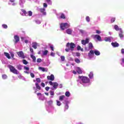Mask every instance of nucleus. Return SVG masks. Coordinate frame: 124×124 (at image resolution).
<instances>
[{
  "mask_svg": "<svg viewBox=\"0 0 124 124\" xmlns=\"http://www.w3.org/2000/svg\"><path fill=\"white\" fill-rule=\"evenodd\" d=\"M35 23L37 24V25H40L41 24V21L39 20V19H36L34 20Z\"/></svg>",
  "mask_w": 124,
  "mask_h": 124,
  "instance_id": "obj_32",
  "label": "nucleus"
},
{
  "mask_svg": "<svg viewBox=\"0 0 124 124\" xmlns=\"http://www.w3.org/2000/svg\"><path fill=\"white\" fill-rule=\"evenodd\" d=\"M93 48V44L92 43H89V48L85 47V51H89L90 50H92Z\"/></svg>",
  "mask_w": 124,
  "mask_h": 124,
  "instance_id": "obj_14",
  "label": "nucleus"
},
{
  "mask_svg": "<svg viewBox=\"0 0 124 124\" xmlns=\"http://www.w3.org/2000/svg\"><path fill=\"white\" fill-rule=\"evenodd\" d=\"M56 105L57 106H61V105H62V103H61L60 101L56 100Z\"/></svg>",
  "mask_w": 124,
  "mask_h": 124,
  "instance_id": "obj_40",
  "label": "nucleus"
},
{
  "mask_svg": "<svg viewBox=\"0 0 124 124\" xmlns=\"http://www.w3.org/2000/svg\"><path fill=\"white\" fill-rule=\"evenodd\" d=\"M96 33L99 34L100 33H101V31H100L96 30Z\"/></svg>",
  "mask_w": 124,
  "mask_h": 124,
  "instance_id": "obj_63",
  "label": "nucleus"
},
{
  "mask_svg": "<svg viewBox=\"0 0 124 124\" xmlns=\"http://www.w3.org/2000/svg\"><path fill=\"white\" fill-rule=\"evenodd\" d=\"M30 52L31 53V55H34L33 49H32L31 47H30Z\"/></svg>",
  "mask_w": 124,
  "mask_h": 124,
  "instance_id": "obj_57",
  "label": "nucleus"
},
{
  "mask_svg": "<svg viewBox=\"0 0 124 124\" xmlns=\"http://www.w3.org/2000/svg\"><path fill=\"white\" fill-rule=\"evenodd\" d=\"M47 80H50V81H54V80H55V76H54V75L48 76L47 77Z\"/></svg>",
  "mask_w": 124,
  "mask_h": 124,
  "instance_id": "obj_17",
  "label": "nucleus"
},
{
  "mask_svg": "<svg viewBox=\"0 0 124 124\" xmlns=\"http://www.w3.org/2000/svg\"><path fill=\"white\" fill-rule=\"evenodd\" d=\"M76 71L78 72V74H82V73H83V69H82V68L77 67Z\"/></svg>",
  "mask_w": 124,
  "mask_h": 124,
  "instance_id": "obj_16",
  "label": "nucleus"
},
{
  "mask_svg": "<svg viewBox=\"0 0 124 124\" xmlns=\"http://www.w3.org/2000/svg\"><path fill=\"white\" fill-rule=\"evenodd\" d=\"M24 69L25 70H26V71H29V70H30V68L29 67L24 66Z\"/></svg>",
  "mask_w": 124,
  "mask_h": 124,
  "instance_id": "obj_51",
  "label": "nucleus"
},
{
  "mask_svg": "<svg viewBox=\"0 0 124 124\" xmlns=\"http://www.w3.org/2000/svg\"><path fill=\"white\" fill-rule=\"evenodd\" d=\"M121 64L124 67V57L121 59Z\"/></svg>",
  "mask_w": 124,
  "mask_h": 124,
  "instance_id": "obj_39",
  "label": "nucleus"
},
{
  "mask_svg": "<svg viewBox=\"0 0 124 124\" xmlns=\"http://www.w3.org/2000/svg\"><path fill=\"white\" fill-rule=\"evenodd\" d=\"M30 75L31 78H34L35 77L34 74H33V73H31Z\"/></svg>",
  "mask_w": 124,
  "mask_h": 124,
  "instance_id": "obj_58",
  "label": "nucleus"
},
{
  "mask_svg": "<svg viewBox=\"0 0 124 124\" xmlns=\"http://www.w3.org/2000/svg\"><path fill=\"white\" fill-rule=\"evenodd\" d=\"M104 40L106 41V42H110V37H105Z\"/></svg>",
  "mask_w": 124,
  "mask_h": 124,
  "instance_id": "obj_28",
  "label": "nucleus"
},
{
  "mask_svg": "<svg viewBox=\"0 0 124 124\" xmlns=\"http://www.w3.org/2000/svg\"><path fill=\"white\" fill-rule=\"evenodd\" d=\"M61 61L62 62H64V60H65V57H64V56H61Z\"/></svg>",
  "mask_w": 124,
  "mask_h": 124,
  "instance_id": "obj_48",
  "label": "nucleus"
},
{
  "mask_svg": "<svg viewBox=\"0 0 124 124\" xmlns=\"http://www.w3.org/2000/svg\"><path fill=\"white\" fill-rule=\"evenodd\" d=\"M90 41V39L89 38H87L86 39V40H81V44H82V45H86V44H88V43H89Z\"/></svg>",
  "mask_w": 124,
  "mask_h": 124,
  "instance_id": "obj_15",
  "label": "nucleus"
},
{
  "mask_svg": "<svg viewBox=\"0 0 124 124\" xmlns=\"http://www.w3.org/2000/svg\"><path fill=\"white\" fill-rule=\"evenodd\" d=\"M92 36L93 39H96L98 41H102V39H101V37H100L98 34L93 35Z\"/></svg>",
  "mask_w": 124,
  "mask_h": 124,
  "instance_id": "obj_11",
  "label": "nucleus"
},
{
  "mask_svg": "<svg viewBox=\"0 0 124 124\" xmlns=\"http://www.w3.org/2000/svg\"><path fill=\"white\" fill-rule=\"evenodd\" d=\"M46 109L49 113H53L55 111V108L53 106H49L46 107Z\"/></svg>",
  "mask_w": 124,
  "mask_h": 124,
  "instance_id": "obj_8",
  "label": "nucleus"
},
{
  "mask_svg": "<svg viewBox=\"0 0 124 124\" xmlns=\"http://www.w3.org/2000/svg\"><path fill=\"white\" fill-rule=\"evenodd\" d=\"M36 83H37V84L41 82V79H40V78H36Z\"/></svg>",
  "mask_w": 124,
  "mask_h": 124,
  "instance_id": "obj_46",
  "label": "nucleus"
},
{
  "mask_svg": "<svg viewBox=\"0 0 124 124\" xmlns=\"http://www.w3.org/2000/svg\"><path fill=\"white\" fill-rule=\"evenodd\" d=\"M2 27L3 29H7V25L6 24L2 25Z\"/></svg>",
  "mask_w": 124,
  "mask_h": 124,
  "instance_id": "obj_54",
  "label": "nucleus"
},
{
  "mask_svg": "<svg viewBox=\"0 0 124 124\" xmlns=\"http://www.w3.org/2000/svg\"><path fill=\"white\" fill-rule=\"evenodd\" d=\"M5 56L8 58V59H11L10 55L7 52H4Z\"/></svg>",
  "mask_w": 124,
  "mask_h": 124,
  "instance_id": "obj_38",
  "label": "nucleus"
},
{
  "mask_svg": "<svg viewBox=\"0 0 124 124\" xmlns=\"http://www.w3.org/2000/svg\"><path fill=\"white\" fill-rule=\"evenodd\" d=\"M16 54L18 55L19 58H21L22 59H25V55H24V52H23V51H21L17 52Z\"/></svg>",
  "mask_w": 124,
  "mask_h": 124,
  "instance_id": "obj_12",
  "label": "nucleus"
},
{
  "mask_svg": "<svg viewBox=\"0 0 124 124\" xmlns=\"http://www.w3.org/2000/svg\"><path fill=\"white\" fill-rule=\"evenodd\" d=\"M64 97H65V96L64 95H61L59 97V100H60V101H62V100H63V99H64Z\"/></svg>",
  "mask_w": 124,
  "mask_h": 124,
  "instance_id": "obj_36",
  "label": "nucleus"
},
{
  "mask_svg": "<svg viewBox=\"0 0 124 124\" xmlns=\"http://www.w3.org/2000/svg\"><path fill=\"white\" fill-rule=\"evenodd\" d=\"M121 53L122 54H124V48H122L121 49Z\"/></svg>",
  "mask_w": 124,
  "mask_h": 124,
  "instance_id": "obj_64",
  "label": "nucleus"
},
{
  "mask_svg": "<svg viewBox=\"0 0 124 124\" xmlns=\"http://www.w3.org/2000/svg\"><path fill=\"white\" fill-rule=\"evenodd\" d=\"M55 94V93H54V91H50V95H51V96L50 97V98H53L54 97V95Z\"/></svg>",
  "mask_w": 124,
  "mask_h": 124,
  "instance_id": "obj_35",
  "label": "nucleus"
},
{
  "mask_svg": "<svg viewBox=\"0 0 124 124\" xmlns=\"http://www.w3.org/2000/svg\"><path fill=\"white\" fill-rule=\"evenodd\" d=\"M10 53L12 58H14V53L13 52H10Z\"/></svg>",
  "mask_w": 124,
  "mask_h": 124,
  "instance_id": "obj_60",
  "label": "nucleus"
},
{
  "mask_svg": "<svg viewBox=\"0 0 124 124\" xmlns=\"http://www.w3.org/2000/svg\"><path fill=\"white\" fill-rule=\"evenodd\" d=\"M43 6H44V8H39V7H37V10L38 11H40L41 12V13L43 14V15H46V12H45L46 10V8L47 7V4L46 3H44L43 4Z\"/></svg>",
  "mask_w": 124,
  "mask_h": 124,
  "instance_id": "obj_3",
  "label": "nucleus"
},
{
  "mask_svg": "<svg viewBox=\"0 0 124 124\" xmlns=\"http://www.w3.org/2000/svg\"><path fill=\"white\" fill-rule=\"evenodd\" d=\"M93 53L95 54L96 56L100 55V52L96 49L93 50Z\"/></svg>",
  "mask_w": 124,
  "mask_h": 124,
  "instance_id": "obj_22",
  "label": "nucleus"
},
{
  "mask_svg": "<svg viewBox=\"0 0 124 124\" xmlns=\"http://www.w3.org/2000/svg\"><path fill=\"white\" fill-rule=\"evenodd\" d=\"M39 70H41V71H43V72H47V71H48L47 68L42 67H39Z\"/></svg>",
  "mask_w": 124,
  "mask_h": 124,
  "instance_id": "obj_18",
  "label": "nucleus"
},
{
  "mask_svg": "<svg viewBox=\"0 0 124 124\" xmlns=\"http://www.w3.org/2000/svg\"><path fill=\"white\" fill-rule=\"evenodd\" d=\"M26 2V0H19V5L21 7H23L24 3Z\"/></svg>",
  "mask_w": 124,
  "mask_h": 124,
  "instance_id": "obj_21",
  "label": "nucleus"
},
{
  "mask_svg": "<svg viewBox=\"0 0 124 124\" xmlns=\"http://www.w3.org/2000/svg\"><path fill=\"white\" fill-rule=\"evenodd\" d=\"M26 16H32V12H31V11H28L26 13Z\"/></svg>",
  "mask_w": 124,
  "mask_h": 124,
  "instance_id": "obj_26",
  "label": "nucleus"
},
{
  "mask_svg": "<svg viewBox=\"0 0 124 124\" xmlns=\"http://www.w3.org/2000/svg\"><path fill=\"white\" fill-rule=\"evenodd\" d=\"M111 45L113 47H119V44L116 42L111 43Z\"/></svg>",
  "mask_w": 124,
  "mask_h": 124,
  "instance_id": "obj_24",
  "label": "nucleus"
},
{
  "mask_svg": "<svg viewBox=\"0 0 124 124\" xmlns=\"http://www.w3.org/2000/svg\"><path fill=\"white\" fill-rule=\"evenodd\" d=\"M69 107L68 106V105L67 104H66V105L65 106L64 111H65L66 110H67V109H68Z\"/></svg>",
  "mask_w": 124,
  "mask_h": 124,
  "instance_id": "obj_50",
  "label": "nucleus"
},
{
  "mask_svg": "<svg viewBox=\"0 0 124 124\" xmlns=\"http://www.w3.org/2000/svg\"><path fill=\"white\" fill-rule=\"evenodd\" d=\"M76 56H77V57H80V56H81V54L79 52H77L76 54Z\"/></svg>",
  "mask_w": 124,
  "mask_h": 124,
  "instance_id": "obj_61",
  "label": "nucleus"
},
{
  "mask_svg": "<svg viewBox=\"0 0 124 124\" xmlns=\"http://www.w3.org/2000/svg\"><path fill=\"white\" fill-rule=\"evenodd\" d=\"M123 33H124V31H123V30H120L119 34V36L120 37L121 39H123V38H124Z\"/></svg>",
  "mask_w": 124,
  "mask_h": 124,
  "instance_id": "obj_19",
  "label": "nucleus"
},
{
  "mask_svg": "<svg viewBox=\"0 0 124 124\" xmlns=\"http://www.w3.org/2000/svg\"><path fill=\"white\" fill-rule=\"evenodd\" d=\"M35 85L37 90H40L41 89V87H40V86H39V84L38 83H35Z\"/></svg>",
  "mask_w": 124,
  "mask_h": 124,
  "instance_id": "obj_29",
  "label": "nucleus"
},
{
  "mask_svg": "<svg viewBox=\"0 0 124 124\" xmlns=\"http://www.w3.org/2000/svg\"><path fill=\"white\" fill-rule=\"evenodd\" d=\"M16 68H17L18 70H22V68H23V66L22 65L19 64L16 66Z\"/></svg>",
  "mask_w": 124,
  "mask_h": 124,
  "instance_id": "obj_31",
  "label": "nucleus"
},
{
  "mask_svg": "<svg viewBox=\"0 0 124 124\" xmlns=\"http://www.w3.org/2000/svg\"><path fill=\"white\" fill-rule=\"evenodd\" d=\"M110 42H113V41H115V40H116L117 38H113V37H111L110 36Z\"/></svg>",
  "mask_w": 124,
  "mask_h": 124,
  "instance_id": "obj_44",
  "label": "nucleus"
},
{
  "mask_svg": "<svg viewBox=\"0 0 124 124\" xmlns=\"http://www.w3.org/2000/svg\"><path fill=\"white\" fill-rule=\"evenodd\" d=\"M58 19H65V16L63 13H59L57 15Z\"/></svg>",
  "mask_w": 124,
  "mask_h": 124,
  "instance_id": "obj_10",
  "label": "nucleus"
},
{
  "mask_svg": "<svg viewBox=\"0 0 124 124\" xmlns=\"http://www.w3.org/2000/svg\"><path fill=\"white\" fill-rule=\"evenodd\" d=\"M78 85L81 84L83 87H89L92 84L90 78L87 77L79 76L77 80Z\"/></svg>",
  "mask_w": 124,
  "mask_h": 124,
  "instance_id": "obj_1",
  "label": "nucleus"
},
{
  "mask_svg": "<svg viewBox=\"0 0 124 124\" xmlns=\"http://www.w3.org/2000/svg\"><path fill=\"white\" fill-rule=\"evenodd\" d=\"M49 84L50 86H52V90H57L59 87V84L56 82H53L52 81H49Z\"/></svg>",
  "mask_w": 124,
  "mask_h": 124,
  "instance_id": "obj_6",
  "label": "nucleus"
},
{
  "mask_svg": "<svg viewBox=\"0 0 124 124\" xmlns=\"http://www.w3.org/2000/svg\"><path fill=\"white\" fill-rule=\"evenodd\" d=\"M21 11H22V12L23 13V14H22V15L23 16H26V14H27V12H26V11L25 10H24V9H22L21 10Z\"/></svg>",
  "mask_w": 124,
  "mask_h": 124,
  "instance_id": "obj_41",
  "label": "nucleus"
},
{
  "mask_svg": "<svg viewBox=\"0 0 124 124\" xmlns=\"http://www.w3.org/2000/svg\"><path fill=\"white\" fill-rule=\"evenodd\" d=\"M86 20L87 21V22H90V21H91V19L90 18V17L89 16H86Z\"/></svg>",
  "mask_w": 124,
  "mask_h": 124,
  "instance_id": "obj_49",
  "label": "nucleus"
},
{
  "mask_svg": "<svg viewBox=\"0 0 124 124\" xmlns=\"http://www.w3.org/2000/svg\"><path fill=\"white\" fill-rule=\"evenodd\" d=\"M75 62H77V63H80V62H81V61H80V60L78 58H76L75 59Z\"/></svg>",
  "mask_w": 124,
  "mask_h": 124,
  "instance_id": "obj_42",
  "label": "nucleus"
},
{
  "mask_svg": "<svg viewBox=\"0 0 124 124\" xmlns=\"http://www.w3.org/2000/svg\"><path fill=\"white\" fill-rule=\"evenodd\" d=\"M14 38L15 39L14 42H15V44H16V43H18V42H19V41H20V38L17 35H15L14 36Z\"/></svg>",
  "mask_w": 124,
  "mask_h": 124,
  "instance_id": "obj_13",
  "label": "nucleus"
},
{
  "mask_svg": "<svg viewBox=\"0 0 124 124\" xmlns=\"http://www.w3.org/2000/svg\"><path fill=\"white\" fill-rule=\"evenodd\" d=\"M89 77L90 79H93V73L92 72H90L89 74Z\"/></svg>",
  "mask_w": 124,
  "mask_h": 124,
  "instance_id": "obj_30",
  "label": "nucleus"
},
{
  "mask_svg": "<svg viewBox=\"0 0 124 124\" xmlns=\"http://www.w3.org/2000/svg\"><path fill=\"white\" fill-rule=\"evenodd\" d=\"M18 77L19 79H22V80H26V78H25L24 77L22 76V75H19Z\"/></svg>",
  "mask_w": 124,
  "mask_h": 124,
  "instance_id": "obj_47",
  "label": "nucleus"
},
{
  "mask_svg": "<svg viewBox=\"0 0 124 124\" xmlns=\"http://www.w3.org/2000/svg\"><path fill=\"white\" fill-rule=\"evenodd\" d=\"M66 32L67 34H71V33H72V30L71 29H68L66 30Z\"/></svg>",
  "mask_w": 124,
  "mask_h": 124,
  "instance_id": "obj_25",
  "label": "nucleus"
},
{
  "mask_svg": "<svg viewBox=\"0 0 124 124\" xmlns=\"http://www.w3.org/2000/svg\"><path fill=\"white\" fill-rule=\"evenodd\" d=\"M8 67L10 69L11 72H13V73H14V74H19V72H18V70H17L16 69H15V68L13 66H12L11 65H9L8 66Z\"/></svg>",
  "mask_w": 124,
  "mask_h": 124,
  "instance_id": "obj_5",
  "label": "nucleus"
},
{
  "mask_svg": "<svg viewBox=\"0 0 124 124\" xmlns=\"http://www.w3.org/2000/svg\"><path fill=\"white\" fill-rule=\"evenodd\" d=\"M77 50H78V51H81V52H83L84 51V49L81 48V46H78L77 47Z\"/></svg>",
  "mask_w": 124,
  "mask_h": 124,
  "instance_id": "obj_37",
  "label": "nucleus"
},
{
  "mask_svg": "<svg viewBox=\"0 0 124 124\" xmlns=\"http://www.w3.org/2000/svg\"><path fill=\"white\" fill-rule=\"evenodd\" d=\"M66 46V48L65 49L66 52H69V51L72 52V51L74 50V48L76 47L75 44L73 43H67Z\"/></svg>",
  "mask_w": 124,
  "mask_h": 124,
  "instance_id": "obj_2",
  "label": "nucleus"
},
{
  "mask_svg": "<svg viewBox=\"0 0 124 124\" xmlns=\"http://www.w3.org/2000/svg\"><path fill=\"white\" fill-rule=\"evenodd\" d=\"M65 95L67 97H69L70 96V93L68 91L66 92L65 93Z\"/></svg>",
  "mask_w": 124,
  "mask_h": 124,
  "instance_id": "obj_34",
  "label": "nucleus"
},
{
  "mask_svg": "<svg viewBox=\"0 0 124 124\" xmlns=\"http://www.w3.org/2000/svg\"><path fill=\"white\" fill-rule=\"evenodd\" d=\"M22 62L23 63H24V64H27V63H28V61H27L26 60H23L22 61Z\"/></svg>",
  "mask_w": 124,
  "mask_h": 124,
  "instance_id": "obj_53",
  "label": "nucleus"
},
{
  "mask_svg": "<svg viewBox=\"0 0 124 124\" xmlns=\"http://www.w3.org/2000/svg\"><path fill=\"white\" fill-rule=\"evenodd\" d=\"M47 104H48V105H51V104H53V101L52 100L48 101Z\"/></svg>",
  "mask_w": 124,
  "mask_h": 124,
  "instance_id": "obj_55",
  "label": "nucleus"
},
{
  "mask_svg": "<svg viewBox=\"0 0 124 124\" xmlns=\"http://www.w3.org/2000/svg\"><path fill=\"white\" fill-rule=\"evenodd\" d=\"M70 27V23H61L60 25V28L61 30L63 31L65 30V29H67Z\"/></svg>",
  "mask_w": 124,
  "mask_h": 124,
  "instance_id": "obj_4",
  "label": "nucleus"
},
{
  "mask_svg": "<svg viewBox=\"0 0 124 124\" xmlns=\"http://www.w3.org/2000/svg\"><path fill=\"white\" fill-rule=\"evenodd\" d=\"M88 60H92L93 57H94V54L93 53V50H91L88 55Z\"/></svg>",
  "mask_w": 124,
  "mask_h": 124,
  "instance_id": "obj_9",
  "label": "nucleus"
},
{
  "mask_svg": "<svg viewBox=\"0 0 124 124\" xmlns=\"http://www.w3.org/2000/svg\"><path fill=\"white\" fill-rule=\"evenodd\" d=\"M47 54H48V50H45L43 51V56H47Z\"/></svg>",
  "mask_w": 124,
  "mask_h": 124,
  "instance_id": "obj_45",
  "label": "nucleus"
},
{
  "mask_svg": "<svg viewBox=\"0 0 124 124\" xmlns=\"http://www.w3.org/2000/svg\"><path fill=\"white\" fill-rule=\"evenodd\" d=\"M32 47L34 49H37V43L36 42H33L32 43Z\"/></svg>",
  "mask_w": 124,
  "mask_h": 124,
  "instance_id": "obj_23",
  "label": "nucleus"
},
{
  "mask_svg": "<svg viewBox=\"0 0 124 124\" xmlns=\"http://www.w3.org/2000/svg\"><path fill=\"white\" fill-rule=\"evenodd\" d=\"M115 21H116V17H112L111 19V23H114V22H115Z\"/></svg>",
  "mask_w": 124,
  "mask_h": 124,
  "instance_id": "obj_52",
  "label": "nucleus"
},
{
  "mask_svg": "<svg viewBox=\"0 0 124 124\" xmlns=\"http://www.w3.org/2000/svg\"><path fill=\"white\" fill-rule=\"evenodd\" d=\"M79 31L81 33L82 35H84V34H86V31L83 30H79Z\"/></svg>",
  "mask_w": 124,
  "mask_h": 124,
  "instance_id": "obj_33",
  "label": "nucleus"
},
{
  "mask_svg": "<svg viewBox=\"0 0 124 124\" xmlns=\"http://www.w3.org/2000/svg\"><path fill=\"white\" fill-rule=\"evenodd\" d=\"M46 0V2H47V3L48 4H52V1H51V0Z\"/></svg>",
  "mask_w": 124,
  "mask_h": 124,
  "instance_id": "obj_56",
  "label": "nucleus"
},
{
  "mask_svg": "<svg viewBox=\"0 0 124 124\" xmlns=\"http://www.w3.org/2000/svg\"><path fill=\"white\" fill-rule=\"evenodd\" d=\"M114 30H115V31H121V30L123 31V30H122V28H119V26L117 25H114Z\"/></svg>",
  "mask_w": 124,
  "mask_h": 124,
  "instance_id": "obj_20",
  "label": "nucleus"
},
{
  "mask_svg": "<svg viewBox=\"0 0 124 124\" xmlns=\"http://www.w3.org/2000/svg\"><path fill=\"white\" fill-rule=\"evenodd\" d=\"M2 79H3L4 80H5V79H7V75H5V74H3L2 75Z\"/></svg>",
  "mask_w": 124,
  "mask_h": 124,
  "instance_id": "obj_43",
  "label": "nucleus"
},
{
  "mask_svg": "<svg viewBox=\"0 0 124 124\" xmlns=\"http://www.w3.org/2000/svg\"><path fill=\"white\" fill-rule=\"evenodd\" d=\"M42 62V60H41L40 58L37 60V62Z\"/></svg>",
  "mask_w": 124,
  "mask_h": 124,
  "instance_id": "obj_59",
  "label": "nucleus"
},
{
  "mask_svg": "<svg viewBox=\"0 0 124 124\" xmlns=\"http://www.w3.org/2000/svg\"><path fill=\"white\" fill-rule=\"evenodd\" d=\"M31 59L33 60V62H36V58H35V56H33V54H31Z\"/></svg>",
  "mask_w": 124,
  "mask_h": 124,
  "instance_id": "obj_27",
  "label": "nucleus"
},
{
  "mask_svg": "<svg viewBox=\"0 0 124 124\" xmlns=\"http://www.w3.org/2000/svg\"><path fill=\"white\" fill-rule=\"evenodd\" d=\"M50 48L52 51H54V46L51 45L50 46Z\"/></svg>",
  "mask_w": 124,
  "mask_h": 124,
  "instance_id": "obj_62",
  "label": "nucleus"
},
{
  "mask_svg": "<svg viewBox=\"0 0 124 124\" xmlns=\"http://www.w3.org/2000/svg\"><path fill=\"white\" fill-rule=\"evenodd\" d=\"M37 95L38 96V99H39V100H42V101L47 100V98L45 97L44 95H42L40 93H37Z\"/></svg>",
  "mask_w": 124,
  "mask_h": 124,
  "instance_id": "obj_7",
  "label": "nucleus"
}]
</instances>
